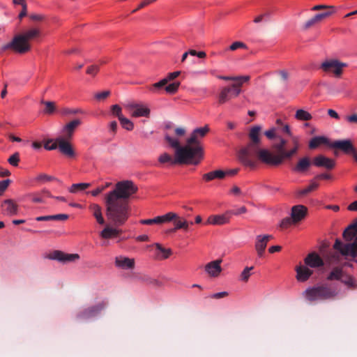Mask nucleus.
Instances as JSON below:
<instances>
[{"mask_svg": "<svg viewBox=\"0 0 357 357\" xmlns=\"http://www.w3.org/2000/svg\"><path fill=\"white\" fill-rule=\"evenodd\" d=\"M333 148L338 149L347 154H352L355 151V148L349 139L337 140L332 143Z\"/></svg>", "mask_w": 357, "mask_h": 357, "instance_id": "nucleus-18", "label": "nucleus"}, {"mask_svg": "<svg viewBox=\"0 0 357 357\" xmlns=\"http://www.w3.org/2000/svg\"><path fill=\"white\" fill-rule=\"evenodd\" d=\"M115 264L123 269H132L135 267V260L128 257H116Z\"/></svg>", "mask_w": 357, "mask_h": 357, "instance_id": "nucleus-25", "label": "nucleus"}, {"mask_svg": "<svg viewBox=\"0 0 357 357\" xmlns=\"http://www.w3.org/2000/svg\"><path fill=\"white\" fill-rule=\"evenodd\" d=\"M336 294L335 290L326 284L307 288L303 293V296L310 302L331 299L334 298Z\"/></svg>", "mask_w": 357, "mask_h": 357, "instance_id": "nucleus-7", "label": "nucleus"}, {"mask_svg": "<svg viewBox=\"0 0 357 357\" xmlns=\"http://www.w3.org/2000/svg\"><path fill=\"white\" fill-rule=\"evenodd\" d=\"M1 206L8 215H14L17 213L18 206L12 199L4 200Z\"/></svg>", "mask_w": 357, "mask_h": 357, "instance_id": "nucleus-28", "label": "nucleus"}, {"mask_svg": "<svg viewBox=\"0 0 357 357\" xmlns=\"http://www.w3.org/2000/svg\"><path fill=\"white\" fill-rule=\"evenodd\" d=\"M305 264L311 268H318L324 266L323 259L316 252H311L305 259Z\"/></svg>", "mask_w": 357, "mask_h": 357, "instance_id": "nucleus-22", "label": "nucleus"}, {"mask_svg": "<svg viewBox=\"0 0 357 357\" xmlns=\"http://www.w3.org/2000/svg\"><path fill=\"white\" fill-rule=\"evenodd\" d=\"M335 13V7L331 6L328 8L326 9L324 12L321 13V15H324V18L328 17Z\"/></svg>", "mask_w": 357, "mask_h": 357, "instance_id": "nucleus-61", "label": "nucleus"}, {"mask_svg": "<svg viewBox=\"0 0 357 357\" xmlns=\"http://www.w3.org/2000/svg\"><path fill=\"white\" fill-rule=\"evenodd\" d=\"M32 201L35 203H43L44 202V200H43V198L42 197V195H40V192L36 194V195H34L33 198H32Z\"/></svg>", "mask_w": 357, "mask_h": 357, "instance_id": "nucleus-63", "label": "nucleus"}, {"mask_svg": "<svg viewBox=\"0 0 357 357\" xmlns=\"http://www.w3.org/2000/svg\"><path fill=\"white\" fill-rule=\"evenodd\" d=\"M247 49V45L245 43L241 42V41H236L233 43L229 47V50L231 51H235L238 49Z\"/></svg>", "mask_w": 357, "mask_h": 357, "instance_id": "nucleus-50", "label": "nucleus"}, {"mask_svg": "<svg viewBox=\"0 0 357 357\" xmlns=\"http://www.w3.org/2000/svg\"><path fill=\"white\" fill-rule=\"evenodd\" d=\"M296 279L300 282H305L312 275L313 271L304 266H297L296 268Z\"/></svg>", "mask_w": 357, "mask_h": 357, "instance_id": "nucleus-27", "label": "nucleus"}, {"mask_svg": "<svg viewBox=\"0 0 357 357\" xmlns=\"http://www.w3.org/2000/svg\"><path fill=\"white\" fill-rule=\"evenodd\" d=\"M48 258L66 263L79 259V255L78 254H66L59 250H55L48 255Z\"/></svg>", "mask_w": 357, "mask_h": 357, "instance_id": "nucleus-11", "label": "nucleus"}, {"mask_svg": "<svg viewBox=\"0 0 357 357\" xmlns=\"http://www.w3.org/2000/svg\"><path fill=\"white\" fill-rule=\"evenodd\" d=\"M68 139L62 137H58L59 149L60 152L70 158L75 156V153L72 145L68 142Z\"/></svg>", "mask_w": 357, "mask_h": 357, "instance_id": "nucleus-20", "label": "nucleus"}, {"mask_svg": "<svg viewBox=\"0 0 357 357\" xmlns=\"http://www.w3.org/2000/svg\"><path fill=\"white\" fill-rule=\"evenodd\" d=\"M165 141L169 146L175 149V158H173L169 154L164 153L158 158V161L161 164L169 163L173 165L175 164H190L194 165L192 162L193 160L189 155L188 149L187 147H183L180 145V142L177 139L170 137L169 135H165Z\"/></svg>", "mask_w": 357, "mask_h": 357, "instance_id": "nucleus-4", "label": "nucleus"}, {"mask_svg": "<svg viewBox=\"0 0 357 357\" xmlns=\"http://www.w3.org/2000/svg\"><path fill=\"white\" fill-rule=\"evenodd\" d=\"M109 94H110V92L109 91H102V92L96 93L95 95V98L98 100H104L106 98H107Z\"/></svg>", "mask_w": 357, "mask_h": 357, "instance_id": "nucleus-58", "label": "nucleus"}, {"mask_svg": "<svg viewBox=\"0 0 357 357\" xmlns=\"http://www.w3.org/2000/svg\"><path fill=\"white\" fill-rule=\"evenodd\" d=\"M99 70V67L96 65L89 66L86 70V73L91 75H95Z\"/></svg>", "mask_w": 357, "mask_h": 357, "instance_id": "nucleus-59", "label": "nucleus"}, {"mask_svg": "<svg viewBox=\"0 0 357 357\" xmlns=\"http://www.w3.org/2000/svg\"><path fill=\"white\" fill-rule=\"evenodd\" d=\"M253 268H254L253 266L245 268L241 274V280H242L243 282H248V280L251 275L250 271L252 270Z\"/></svg>", "mask_w": 357, "mask_h": 357, "instance_id": "nucleus-48", "label": "nucleus"}, {"mask_svg": "<svg viewBox=\"0 0 357 357\" xmlns=\"http://www.w3.org/2000/svg\"><path fill=\"white\" fill-rule=\"evenodd\" d=\"M185 132H186V130L184 128H176L174 130V132H175L176 135H177L178 137L183 136L185 134Z\"/></svg>", "mask_w": 357, "mask_h": 357, "instance_id": "nucleus-64", "label": "nucleus"}, {"mask_svg": "<svg viewBox=\"0 0 357 357\" xmlns=\"http://www.w3.org/2000/svg\"><path fill=\"white\" fill-rule=\"evenodd\" d=\"M181 74L180 71H175L169 73L166 77L163 78L158 82L154 83L149 86V90L153 92H157L161 90L167 83L172 80H174Z\"/></svg>", "mask_w": 357, "mask_h": 357, "instance_id": "nucleus-15", "label": "nucleus"}, {"mask_svg": "<svg viewBox=\"0 0 357 357\" xmlns=\"http://www.w3.org/2000/svg\"><path fill=\"white\" fill-rule=\"evenodd\" d=\"M221 259L213 261L207 264L205 266L206 271L212 277H217L222 271L220 264Z\"/></svg>", "mask_w": 357, "mask_h": 357, "instance_id": "nucleus-23", "label": "nucleus"}, {"mask_svg": "<svg viewBox=\"0 0 357 357\" xmlns=\"http://www.w3.org/2000/svg\"><path fill=\"white\" fill-rule=\"evenodd\" d=\"M68 218V215L66 214H56L50 215V220L54 221H64Z\"/></svg>", "mask_w": 357, "mask_h": 357, "instance_id": "nucleus-53", "label": "nucleus"}, {"mask_svg": "<svg viewBox=\"0 0 357 357\" xmlns=\"http://www.w3.org/2000/svg\"><path fill=\"white\" fill-rule=\"evenodd\" d=\"M34 180L40 184H43L53 181H59L56 178L43 173L36 176Z\"/></svg>", "mask_w": 357, "mask_h": 357, "instance_id": "nucleus-35", "label": "nucleus"}, {"mask_svg": "<svg viewBox=\"0 0 357 357\" xmlns=\"http://www.w3.org/2000/svg\"><path fill=\"white\" fill-rule=\"evenodd\" d=\"M41 102L45 106L44 113L47 114H52L55 112L56 105L54 102L43 100Z\"/></svg>", "mask_w": 357, "mask_h": 357, "instance_id": "nucleus-39", "label": "nucleus"}, {"mask_svg": "<svg viewBox=\"0 0 357 357\" xmlns=\"http://www.w3.org/2000/svg\"><path fill=\"white\" fill-rule=\"evenodd\" d=\"M343 238L347 243H342L340 239H336L333 248L339 251L342 248L349 247L353 254L357 253V218L354 223L349 225L343 232Z\"/></svg>", "mask_w": 357, "mask_h": 357, "instance_id": "nucleus-6", "label": "nucleus"}, {"mask_svg": "<svg viewBox=\"0 0 357 357\" xmlns=\"http://www.w3.org/2000/svg\"><path fill=\"white\" fill-rule=\"evenodd\" d=\"M107 303L105 301L99 302L98 304L87 307L82 311L79 312L77 314V318L82 320H86L93 318L100 313L102 310L106 307Z\"/></svg>", "mask_w": 357, "mask_h": 357, "instance_id": "nucleus-10", "label": "nucleus"}, {"mask_svg": "<svg viewBox=\"0 0 357 357\" xmlns=\"http://www.w3.org/2000/svg\"><path fill=\"white\" fill-rule=\"evenodd\" d=\"M227 295H228V293L227 291H222V292H219V293H215V294H211L210 296V297L211 298L220 299V298H224V297L227 296Z\"/></svg>", "mask_w": 357, "mask_h": 357, "instance_id": "nucleus-62", "label": "nucleus"}, {"mask_svg": "<svg viewBox=\"0 0 357 357\" xmlns=\"http://www.w3.org/2000/svg\"><path fill=\"white\" fill-rule=\"evenodd\" d=\"M175 218H176V213L169 212L163 215L157 216L152 219L141 220L140 223L142 225H160L172 221V220H174Z\"/></svg>", "mask_w": 357, "mask_h": 357, "instance_id": "nucleus-12", "label": "nucleus"}, {"mask_svg": "<svg viewBox=\"0 0 357 357\" xmlns=\"http://www.w3.org/2000/svg\"><path fill=\"white\" fill-rule=\"evenodd\" d=\"M154 2V0H144L143 1H142L139 5L137 6V8H135V10H133L132 11V13H134L135 12H137V10H139V9H142L144 7L149 5L150 3Z\"/></svg>", "mask_w": 357, "mask_h": 357, "instance_id": "nucleus-57", "label": "nucleus"}, {"mask_svg": "<svg viewBox=\"0 0 357 357\" xmlns=\"http://www.w3.org/2000/svg\"><path fill=\"white\" fill-rule=\"evenodd\" d=\"M241 82H235L232 84L223 87L218 96V102L224 104L231 98L237 97L241 92Z\"/></svg>", "mask_w": 357, "mask_h": 357, "instance_id": "nucleus-8", "label": "nucleus"}, {"mask_svg": "<svg viewBox=\"0 0 357 357\" xmlns=\"http://www.w3.org/2000/svg\"><path fill=\"white\" fill-rule=\"evenodd\" d=\"M272 238L273 236L271 235L257 236L255 247L259 257H263L267 243Z\"/></svg>", "mask_w": 357, "mask_h": 357, "instance_id": "nucleus-16", "label": "nucleus"}, {"mask_svg": "<svg viewBox=\"0 0 357 357\" xmlns=\"http://www.w3.org/2000/svg\"><path fill=\"white\" fill-rule=\"evenodd\" d=\"M111 112H112V114L114 115V116H116V117H118L119 120L121 119V118H123V116L122 115V109L121 107L118 105H114L111 107Z\"/></svg>", "mask_w": 357, "mask_h": 357, "instance_id": "nucleus-47", "label": "nucleus"}, {"mask_svg": "<svg viewBox=\"0 0 357 357\" xmlns=\"http://www.w3.org/2000/svg\"><path fill=\"white\" fill-rule=\"evenodd\" d=\"M89 210L96 218L97 222L100 225H105V221L102 216V208L97 204H91L89 205Z\"/></svg>", "mask_w": 357, "mask_h": 357, "instance_id": "nucleus-29", "label": "nucleus"}, {"mask_svg": "<svg viewBox=\"0 0 357 357\" xmlns=\"http://www.w3.org/2000/svg\"><path fill=\"white\" fill-rule=\"evenodd\" d=\"M307 208L303 205H296L291 208V217L294 223L301 221L307 215Z\"/></svg>", "mask_w": 357, "mask_h": 357, "instance_id": "nucleus-21", "label": "nucleus"}, {"mask_svg": "<svg viewBox=\"0 0 357 357\" xmlns=\"http://www.w3.org/2000/svg\"><path fill=\"white\" fill-rule=\"evenodd\" d=\"M340 280L342 283H344L349 287H351L353 289L356 287V282L355 280L354 279V278H352L350 275H347L344 278L341 279Z\"/></svg>", "mask_w": 357, "mask_h": 357, "instance_id": "nucleus-45", "label": "nucleus"}, {"mask_svg": "<svg viewBox=\"0 0 357 357\" xmlns=\"http://www.w3.org/2000/svg\"><path fill=\"white\" fill-rule=\"evenodd\" d=\"M264 135L269 139H275L274 142H279V137L281 136L276 135V128H272L264 132Z\"/></svg>", "mask_w": 357, "mask_h": 357, "instance_id": "nucleus-41", "label": "nucleus"}, {"mask_svg": "<svg viewBox=\"0 0 357 357\" xmlns=\"http://www.w3.org/2000/svg\"><path fill=\"white\" fill-rule=\"evenodd\" d=\"M226 176L225 171L221 169L215 170L213 172H208L203 175V178L206 181H210L213 179H223Z\"/></svg>", "mask_w": 357, "mask_h": 357, "instance_id": "nucleus-30", "label": "nucleus"}, {"mask_svg": "<svg viewBox=\"0 0 357 357\" xmlns=\"http://www.w3.org/2000/svg\"><path fill=\"white\" fill-rule=\"evenodd\" d=\"M261 126L257 125L252 126L248 134L250 142L238 152V159L245 167L254 169L257 165L258 159L266 165L278 166L281 165L284 160L291 159L299 149V140L298 137H293V147L287 151L286 145L287 140L283 137H279V142H273L272 148L277 151L274 154L267 149L260 148Z\"/></svg>", "mask_w": 357, "mask_h": 357, "instance_id": "nucleus-1", "label": "nucleus"}, {"mask_svg": "<svg viewBox=\"0 0 357 357\" xmlns=\"http://www.w3.org/2000/svg\"><path fill=\"white\" fill-rule=\"evenodd\" d=\"M312 161L308 156L301 158L297 163L292 167V170L296 173H305L309 170Z\"/></svg>", "mask_w": 357, "mask_h": 357, "instance_id": "nucleus-19", "label": "nucleus"}, {"mask_svg": "<svg viewBox=\"0 0 357 357\" xmlns=\"http://www.w3.org/2000/svg\"><path fill=\"white\" fill-rule=\"evenodd\" d=\"M317 22L314 19V17H312L311 19L308 20L307 21H306L303 25V29L304 30H307L309 29L310 28H311L312 26H314L315 24H317Z\"/></svg>", "mask_w": 357, "mask_h": 357, "instance_id": "nucleus-54", "label": "nucleus"}, {"mask_svg": "<svg viewBox=\"0 0 357 357\" xmlns=\"http://www.w3.org/2000/svg\"><path fill=\"white\" fill-rule=\"evenodd\" d=\"M347 64L339 61L337 59L326 60L321 65V68L326 72H333L336 77H340L342 74V69L347 67Z\"/></svg>", "mask_w": 357, "mask_h": 357, "instance_id": "nucleus-9", "label": "nucleus"}, {"mask_svg": "<svg viewBox=\"0 0 357 357\" xmlns=\"http://www.w3.org/2000/svg\"><path fill=\"white\" fill-rule=\"evenodd\" d=\"M60 114L63 116H70L76 114H82L83 111L81 109H70L68 107L62 108L59 111Z\"/></svg>", "mask_w": 357, "mask_h": 357, "instance_id": "nucleus-40", "label": "nucleus"}, {"mask_svg": "<svg viewBox=\"0 0 357 357\" xmlns=\"http://www.w3.org/2000/svg\"><path fill=\"white\" fill-rule=\"evenodd\" d=\"M342 275V270L338 268H335L331 272L327 279L329 280H341Z\"/></svg>", "mask_w": 357, "mask_h": 357, "instance_id": "nucleus-43", "label": "nucleus"}, {"mask_svg": "<svg viewBox=\"0 0 357 357\" xmlns=\"http://www.w3.org/2000/svg\"><path fill=\"white\" fill-rule=\"evenodd\" d=\"M292 224H295L294 221H293L292 218H284L280 223V227L282 229H287L290 227Z\"/></svg>", "mask_w": 357, "mask_h": 357, "instance_id": "nucleus-52", "label": "nucleus"}, {"mask_svg": "<svg viewBox=\"0 0 357 357\" xmlns=\"http://www.w3.org/2000/svg\"><path fill=\"white\" fill-rule=\"evenodd\" d=\"M278 73L280 75V78H281V80L284 82V83H287L288 79H289V73L287 70H279L278 72Z\"/></svg>", "mask_w": 357, "mask_h": 357, "instance_id": "nucleus-60", "label": "nucleus"}, {"mask_svg": "<svg viewBox=\"0 0 357 357\" xmlns=\"http://www.w3.org/2000/svg\"><path fill=\"white\" fill-rule=\"evenodd\" d=\"M181 83L179 82H175L169 84H166L162 89H165V92L169 94H174L177 92Z\"/></svg>", "mask_w": 357, "mask_h": 357, "instance_id": "nucleus-38", "label": "nucleus"}, {"mask_svg": "<svg viewBox=\"0 0 357 357\" xmlns=\"http://www.w3.org/2000/svg\"><path fill=\"white\" fill-rule=\"evenodd\" d=\"M91 186L89 183H74L69 189L70 192L76 193L79 191H83Z\"/></svg>", "mask_w": 357, "mask_h": 357, "instance_id": "nucleus-37", "label": "nucleus"}, {"mask_svg": "<svg viewBox=\"0 0 357 357\" xmlns=\"http://www.w3.org/2000/svg\"><path fill=\"white\" fill-rule=\"evenodd\" d=\"M137 187L131 181L116 183L114 190L105 195L106 215L115 226L125 224L130 216L129 199L137 192Z\"/></svg>", "mask_w": 357, "mask_h": 357, "instance_id": "nucleus-2", "label": "nucleus"}, {"mask_svg": "<svg viewBox=\"0 0 357 357\" xmlns=\"http://www.w3.org/2000/svg\"><path fill=\"white\" fill-rule=\"evenodd\" d=\"M10 183V179H6L0 181V195H1L7 189Z\"/></svg>", "mask_w": 357, "mask_h": 357, "instance_id": "nucleus-55", "label": "nucleus"}, {"mask_svg": "<svg viewBox=\"0 0 357 357\" xmlns=\"http://www.w3.org/2000/svg\"><path fill=\"white\" fill-rule=\"evenodd\" d=\"M312 163L318 167H324L327 169H332L335 165L334 160L328 158L323 155H318L312 160Z\"/></svg>", "mask_w": 357, "mask_h": 357, "instance_id": "nucleus-14", "label": "nucleus"}, {"mask_svg": "<svg viewBox=\"0 0 357 357\" xmlns=\"http://www.w3.org/2000/svg\"><path fill=\"white\" fill-rule=\"evenodd\" d=\"M40 31L37 28H31L22 33L15 35L12 40L1 47L2 51L12 50L15 53L24 54L31 50L30 40L38 38Z\"/></svg>", "mask_w": 357, "mask_h": 357, "instance_id": "nucleus-3", "label": "nucleus"}, {"mask_svg": "<svg viewBox=\"0 0 357 357\" xmlns=\"http://www.w3.org/2000/svg\"><path fill=\"white\" fill-rule=\"evenodd\" d=\"M156 248L163 254V259H167L172 255L171 249H166L163 248L160 244H155Z\"/></svg>", "mask_w": 357, "mask_h": 357, "instance_id": "nucleus-49", "label": "nucleus"}, {"mask_svg": "<svg viewBox=\"0 0 357 357\" xmlns=\"http://www.w3.org/2000/svg\"><path fill=\"white\" fill-rule=\"evenodd\" d=\"M219 79L226 81H234L236 82H241L243 84L244 82H247L250 80V77L248 75L241 76V77H230V76H218Z\"/></svg>", "mask_w": 357, "mask_h": 357, "instance_id": "nucleus-34", "label": "nucleus"}, {"mask_svg": "<svg viewBox=\"0 0 357 357\" xmlns=\"http://www.w3.org/2000/svg\"><path fill=\"white\" fill-rule=\"evenodd\" d=\"M328 142V139L325 137H314L311 139L309 142V148L310 149H314L317 148L319 146L323 144H326Z\"/></svg>", "mask_w": 357, "mask_h": 357, "instance_id": "nucleus-33", "label": "nucleus"}, {"mask_svg": "<svg viewBox=\"0 0 357 357\" xmlns=\"http://www.w3.org/2000/svg\"><path fill=\"white\" fill-rule=\"evenodd\" d=\"M295 118L298 121H310L312 116L308 112L299 109L296 112Z\"/></svg>", "mask_w": 357, "mask_h": 357, "instance_id": "nucleus-36", "label": "nucleus"}, {"mask_svg": "<svg viewBox=\"0 0 357 357\" xmlns=\"http://www.w3.org/2000/svg\"><path fill=\"white\" fill-rule=\"evenodd\" d=\"M58 138L55 140L54 139H48L45 144V149L47 150H54L59 149Z\"/></svg>", "mask_w": 357, "mask_h": 357, "instance_id": "nucleus-44", "label": "nucleus"}, {"mask_svg": "<svg viewBox=\"0 0 357 357\" xmlns=\"http://www.w3.org/2000/svg\"><path fill=\"white\" fill-rule=\"evenodd\" d=\"M319 187V183L314 181V180H312L310 181V185L307 186L306 188H304L303 189H300L296 191V195L298 197H302L307 194L310 193L313 190H315Z\"/></svg>", "mask_w": 357, "mask_h": 357, "instance_id": "nucleus-31", "label": "nucleus"}, {"mask_svg": "<svg viewBox=\"0 0 357 357\" xmlns=\"http://www.w3.org/2000/svg\"><path fill=\"white\" fill-rule=\"evenodd\" d=\"M137 280L145 283L146 284L151 285L153 287H160L162 285V283L159 280L153 278L148 275H140L137 277Z\"/></svg>", "mask_w": 357, "mask_h": 357, "instance_id": "nucleus-32", "label": "nucleus"}, {"mask_svg": "<svg viewBox=\"0 0 357 357\" xmlns=\"http://www.w3.org/2000/svg\"><path fill=\"white\" fill-rule=\"evenodd\" d=\"M246 212H247L246 207L241 206L237 209L227 211V214H229V218H230L231 215H239L241 214L245 213Z\"/></svg>", "mask_w": 357, "mask_h": 357, "instance_id": "nucleus-46", "label": "nucleus"}, {"mask_svg": "<svg viewBox=\"0 0 357 357\" xmlns=\"http://www.w3.org/2000/svg\"><path fill=\"white\" fill-rule=\"evenodd\" d=\"M121 126L127 130H132L134 128L133 123L126 117L121 118L119 120Z\"/></svg>", "mask_w": 357, "mask_h": 357, "instance_id": "nucleus-42", "label": "nucleus"}, {"mask_svg": "<svg viewBox=\"0 0 357 357\" xmlns=\"http://www.w3.org/2000/svg\"><path fill=\"white\" fill-rule=\"evenodd\" d=\"M173 220L175 225L174 228L173 229V231L181 229L183 218L178 217L176 215V218H175Z\"/></svg>", "mask_w": 357, "mask_h": 357, "instance_id": "nucleus-56", "label": "nucleus"}, {"mask_svg": "<svg viewBox=\"0 0 357 357\" xmlns=\"http://www.w3.org/2000/svg\"><path fill=\"white\" fill-rule=\"evenodd\" d=\"M127 107L132 112V116L134 117H148L150 114V109L143 105L132 103L128 105Z\"/></svg>", "mask_w": 357, "mask_h": 357, "instance_id": "nucleus-17", "label": "nucleus"}, {"mask_svg": "<svg viewBox=\"0 0 357 357\" xmlns=\"http://www.w3.org/2000/svg\"><path fill=\"white\" fill-rule=\"evenodd\" d=\"M209 131L207 126L203 128L195 129L189 138L186 140V144L183 146L187 147L189 155L192 158L194 165H198L204 158V148L201 144L200 138L204 137Z\"/></svg>", "mask_w": 357, "mask_h": 357, "instance_id": "nucleus-5", "label": "nucleus"}, {"mask_svg": "<svg viewBox=\"0 0 357 357\" xmlns=\"http://www.w3.org/2000/svg\"><path fill=\"white\" fill-rule=\"evenodd\" d=\"M19 161L20 154L17 152L13 154L8 160L9 164L14 167H17L18 165Z\"/></svg>", "mask_w": 357, "mask_h": 357, "instance_id": "nucleus-51", "label": "nucleus"}, {"mask_svg": "<svg viewBox=\"0 0 357 357\" xmlns=\"http://www.w3.org/2000/svg\"><path fill=\"white\" fill-rule=\"evenodd\" d=\"M122 230L112 227L109 225H107L100 233V236L101 238L105 239H109L112 238H116L121 234Z\"/></svg>", "mask_w": 357, "mask_h": 357, "instance_id": "nucleus-26", "label": "nucleus"}, {"mask_svg": "<svg viewBox=\"0 0 357 357\" xmlns=\"http://www.w3.org/2000/svg\"><path fill=\"white\" fill-rule=\"evenodd\" d=\"M82 124V121L79 119H73L66 123L62 128L61 132L63 137L67 139H71L75 130Z\"/></svg>", "mask_w": 357, "mask_h": 357, "instance_id": "nucleus-13", "label": "nucleus"}, {"mask_svg": "<svg viewBox=\"0 0 357 357\" xmlns=\"http://www.w3.org/2000/svg\"><path fill=\"white\" fill-rule=\"evenodd\" d=\"M229 215L227 214V211L222 215H211L208 218L207 224L213 225H222L229 222Z\"/></svg>", "mask_w": 357, "mask_h": 357, "instance_id": "nucleus-24", "label": "nucleus"}]
</instances>
